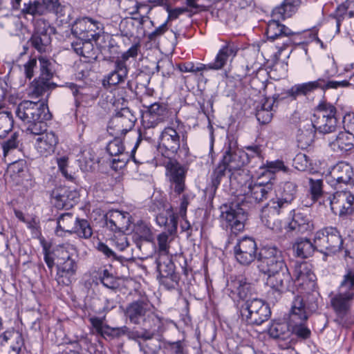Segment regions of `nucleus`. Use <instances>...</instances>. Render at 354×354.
<instances>
[{
	"mask_svg": "<svg viewBox=\"0 0 354 354\" xmlns=\"http://www.w3.org/2000/svg\"><path fill=\"white\" fill-rule=\"evenodd\" d=\"M279 20L274 18L268 22L266 35L269 40L278 41L276 46L278 48L277 53L281 55L282 51L291 44L290 36L293 35V32L288 27L280 24Z\"/></svg>",
	"mask_w": 354,
	"mask_h": 354,
	"instance_id": "9d476101",
	"label": "nucleus"
},
{
	"mask_svg": "<svg viewBox=\"0 0 354 354\" xmlns=\"http://www.w3.org/2000/svg\"><path fill=\"white\" fill-rule=\"evenodd\" d=\"M133 231L141 240L147 243L151 242L153 240V234L150 227L147 223L140 221L135 225Z\"/></svg>",
	"mask_w": 354,
	"mask_h": 354,
	"instance_id": "5fc2aeb1",
	"label": "nucleus"
},
{
	"mask_svg": "<svg viewBox=\"0 0 354 354\" xmlns=\"http://www.w3.org/2000/svg\"><path fill=\"white\" fill-rule=\"evenodd\" d=\"M22 16L26 17L30 15L33 17L44 15V9L41 4V1L38 0L31 1L24 3L23 8L20 10Z\"/></svg>",
	"mask_w": 354,
	"mask_h": 354,
	"instance_id": "c03bdc74",
	"label": "nucleus"
},
{
	"mask_svg": "<svg viewBox=\"0 0 354 354\" xmlns=\"http://www.w3.org/2000/svg\"><path fill=\"white\" fill-rule=\"evenodd\" d=\"M23 346L22 334L17 330H6L0 335V354H19Z\"/></svg>",
	"mask_w": 354,
	"mask_h": 354,
	"instance_id": "412c9836",
	"label": "nucleus"
},
{
	"mask_svg": "<svg viewBox=\"0 0 354 354\" xmlns=\"http://www.w3.org/2000/svg\"><path fill=\"white\" fill-rule=\"evenodd\" d=\"M78 218L72 213L62 214L57 218V227L55 234L62 236L63 232L73 234V231L75 229Z\"/></svg>",
	"mask_w": 354,
	"mask_h": 354,
	"instance_id": "c9c22d12",
	"label": "nucleus"
},
{
	"mask_svg": "<svg viewBox=\"0 0 354 354\" xmlns=\"http://www.w3.org/2000/svg\"><path fill=\"white\" fill-rule=\"evenodd\" d=\"M287 211L272 198L261 209V222L276 233L281 232L283 225L278 216Z\"/></svg>",
	"mask_w": 354,
	"mask_h": 354,
	"instance_id": "ddd939ff",
	"label": "nucleus"
},
{
	"mask_svg": "<svg viewBox=\"0 0 354 354\" xmlns=\"http://www.w3.org/2000/svg\"><path fill=\"white\" fill-rule=\"evenodd\" d=\"M301 0H284L282 3L274 8L272 15L277 19H285L290 17L297 10Z\"/></svg>",
	"mask_w": 354,
	"mask_h": 354,
	"instance_id": "72a5a7b5",
	"label": "nucleus"
},
{
	"mask_svg": "<svg viewBox=\"0 0 354 354\" xmlns=\"http://www.w3.org/2000/svg\"><path fill=\"white\" fill-rule=\"evenodd\" d=\"M178 68L183 73H196L208 71L207 64H199L197 66L193 62H187L178 64Z\"/></svg>",
	"mask_w": 354,
	"mask_h": 354,
	"instance_id": "e2e57ef3",
	"label": "nucleus"
},
{
	"mask_svg": "<svg viewBox=\"0 0 354 354\" xmlns=\"http://www.w3.org/2000/svg\"><path fill=\"white\" fill-rule=\"evenodd\" d=\"M227 290L230 292L232 298L238 297L244 299L251 290V284L243 276H239L231 279L227 285Z\"/></svg>",
	"mask_w": 354,
	"mask_h": 354,
	"instance_id": "a878e982",
	"label": "nucleus"
},
{
	"mask_svg": "<svg viewBox=\"0 0 354 354\" xmlns=\"http://www.w3.org/2000/svg\"><path fill=\"white\" fill-rule=\"evenodd\" d=\"M267 171L266 173H263L261 177H264L268 176V180L272 181L274 180V173L283 171L285 173L288 172L289 169L286 167L283 162L281 160H276L272 162H268L266 164Z\"/></svg>",
	"mask_w": 354,
	"mask_h": 354,
	"instance_id": "8fccbe9b",
	"label": "nucleus"
},
{
	"mask_svg": "<svg viewBox=\"0 0 354 354\" xmlns=\"http://www.w3.org/2000/svg\"><path fill=\"white\" fill-rule=\"evenodd\" d=\"M279 101V95L275 94L272 98H265L260 106H257L256 117L261 124L269 123L272 118V110L275 102Z\"/></svg>",
	"mask_w": 354,
	"mask_h": 354,
	"instance_id": "2f4dec72",
	"label": "nucleus"
},
{
	"mask_svg": "<svg viewBox=\"0 0 354 354\" xmlns=\"http://www.w3.org/2000/svg\"><path fill=\"white\" fill-rule=\"evenodd\" d=\"M127 79V76L115 71H111L106 77H104L102 84L104 86H116L120 83H122Z\"/></svg>",
	"mask_w": 354,
	"mask_h": 354,
	"instance_id": "69168bd1",
	"label": "nucleus"
},
{
	"mask_svg": "<svg viewBox=\"0 0 354 354\" xmlns=\"http://www.w3.org/2000/svg\"><path fill=\"white\" fill-rule=\"evenodd\" d=\"M103 25L98 21L89 17L76 19L72 26V33L77 37L93 39L97 41Z\"/></svg>",
	"mask_w": 354,
	"mask_h": 354,
	"instance_id": "4468645a",
	"label": "nucleus"
},
{
	"mask_svg": "<svg viewBox=\"0 0 354 354\" xmlns=\"http://www.w3.org/2000/svg\"><path fill=\"white\" fill-rule=\"evenodd\" d=\"M243 152L237 148L236 142L230 141L221 163L226 165L228 171L230 172L243 166Z\"/></svg>",
	"mask_w": 354,
	"mask_h": 354,
	"instance_id": "b1692460",
	"label": "nucleus"
},
{
	"mask_svg": "<svg viewBox=\"0 0 354 354\" xmlns=\"http://www.w3.org/2000/svg\"><path fill=\"white\" fill-rule=\"evenodd\" d=\"M55 33V27L52 26L47 20L41 18L36 21L33 34L40 36L47 35L51 37V35Z\"/></svg>",
	"mask_w": 354,
	"mask_h": 354,
	"instance_id": "603ef678",
	"label": "nucleus"
},
{
	"mask_svg": "<svg viewBox=\"0 0 354 354\" xmlns=\"http://www.w3.org/2000/svg\"><path fill=\"white\" fill-rule=\"evenodd\" d=\"M105 317L102 318L93 317L89 318V322L96 330L97 333L103 337H112V333L114 328L110 327L109 326L104 324Z\"/></svg>",
	"mask_w": 354,
	"mask_h": 354,
	"instance_id": "de8ad7c7",
	"label": "nucleus"
},
{
	"mask_svg": "<svg viewBox=\"0 0 354 354\" xmlns=\"http://www.w3.org/2000/svg\"><path fill=\"white\" fill-rule=\"evenodd\" d=\"M353 299L352 293L346 294L338 290V293L331 298L330 304L335 313L343 316L349 310Z\"/></svg>",
	"mask_w": 354,
	"mask_h": 354,
	"instance_id": "473e14b6",
	"label": "nucleus"
},
{
	"mask_svg": "<svg viewBox=\"0 0 354 354\" xmlns=\"http://www.w3.org/2000/svg\"><path fill=\"white\" fill-rule=\"evenodd\" d=\"M15 113L17 117L25 123L50 118L47 104L41 101H23L17 106Z\"/></svg>",
	"mask_w": 354,
	"mask_h": 354,
	"instance_id": "39448f33",
	"label": "nucleus"
},
{
	"mask_svg": "<svg viewBox=\"0 0 354 354\" xmlns=\"http://www.w3.org/2000/svg\"><path fill=\"white\" fill-rule=\"evenodd\" d=\"M50 88L49 80L39 78L35 80L30 86V93L37 97L43 95Z\"/></svg>",
	"mask_w": 354,
	"mask_h": 354,
	"instance_id": "09e8293b",
	"label": "nucleus"
},
{
	"mask_svg": "<svg viewBox=\"0 0 354 354\" xmlns=\"http://www.w3.org/2000/svg\"><path fill=\"white\" fill-rule=\"evenodd\" d=\"M168 111L165 105L156 102L148 106L142 115V124L145 128H153L167 117Z\"/></svg>",
	"mask_w": 354,
	"mask_h": 354,
	"instance_id": "5701e85b",
	"label": "nucleus"
},
{
	"mask_svg": "<svg viewBox=\"0 0 354 354\" xmlns=\"http://www.w3.org/2000/svg\"><path fill=\"white\" fill-rule=\"evenodd\" d=\"M57 17L61 18L62 23L68 24L71 20L72 10L70 6L61 5L60 3L53 11Z\"/></svg>",
	"mask_w": 354,
	"mask_h": 354,
	"instance_id": "0e129e2a",
	"label": "nucleus"
},
{
	"mask_svg": "<svg viewBox=\"0 0 354 354\" xmlns=\"http://www.w3.org/2000/svg\"><path fill=\"white\" fill-rule=\"evenodd\" d=\"M319 82L317 80L315 81L308 82L306 83L299 84L292 86L290 89H288L286 92V97H290L292 100H296L297 97L299 95H306L307 94L313 92V91L319 88L320 84H319ZM285 98L280 97L279 100Z\"/></svg>",
	"mask_w": 354,
	"mask_h": 354,
	"instance_id": "e433bc0d",
	"label": "nucleus"
},
{
	"mask_svg": "<svg viewBox=\"0 0 354 354\" xmlns=\"http://www.w3.org/2000/svg\"><path fill=\"white\" fill-rule=\"evenodd\" d=\"M156 223L160 226H165L169 234L175 233L178 226V216L168 209L165 213H160L156 216Z\"/></svg>",
	"mask_w": 354,
	"mask_h": 354,
	"instance_id": "ea45409f",
	"label": "nucleus"
},
{
	"mask_svg": "<svg viewBox=\"0 0 354 354\" xmlns=\"http://www.w3.org/2000/svg\"><path fill=\"white\" fill-rule=\"evenodd\" d=\"M259 270L268 275V283L281 292L288 288L291 276L285 263L283 252L274 245H265L257 256Z\"/></svg>",
	"mask_w": 354,
	"mask_h": 354,
	"instance_id": "f03ea898",
	"label": "nucleus"
},
{
	"mask_svg": "<svg viewBox=\"0 0 354 354\" xmlns=\"http://www.w3.org/2000/svg\"><path fill=\"white\" fill-rule=\"evenodd\" d=\"M46 120H39L35 122L27 123L28 124L26 131L30 134H33L39 137L40 135L46 131Z\"/></svg>",
	"mask_w": 354,
	"mask_h": 354,
	"instance_id": "338daca9",
	"label": "nucleus"
},
{
	"mask_svg": "<svg viewBox=\"0 0 354 354\" xmlns=\"http://www.w3.org/2000/svg\"><path fill=\"white\" fill-rule=\"evenodd\" d=\"M337 73L336 67L333 64L330 69H328L326 71L324 77H320L317 79L319 82V88L322 90H327L329 88H337L338 87H347L351 84L348 80L343 81H330L329 79L334 76Z\"/></svg>",
	"mask_w": 354,
	"mask_h": 354,
	"instance_id": "58836bf2",
	"label": "nucleus"
},
{
	"mask_svg": "<svg viewBox=\"0 0 354 354\" xmlns=\"http://www.w3.org/2000/svg\"><path fill=\"white\" fill-rule=\"evenodd\" d=\"M329 145L334 151H348L354 147V136L346 131H340Z\"/></svg>",
	"mask_w": 354,
	"mask_h": 354,
	"instance_id": "7c9ffc66",
	"label": "nucleus"
},
{
	"mask_svg": "<svg viewBox=\"0 0 354 354\" xmlns=\"http://www.w3.org/2000/svg\"><path fill=\"white\" fill-rule=\"evenodd\" d=\"M297 186L295 183L288 181L286 182L281 189L279 195H277L275 198H272L276 203H279L281 207L286 210L291 209L290 204L294 201L297 194Z\"/></svg>",
	"mask_w": 354,
	"mask_h": 354,
	"instance_id": "c756f323",
	"label": "nucleus"
},
{
	"mask_svg": "<svg viewBox=\"0 0 354 354\" xmlns=\"http://www.w3.org/2000/svg\"><path fill=\"white\" fill-rule=\"evenodd\" d=\"M316 129L310 120H306L301 124L297 135L298 145L301 149L310 146L315 138Z\"/></svg>",
	"mask_w": 354,
	"mask_h": 354,
	"instance_id": "cd10ccee",
	"label": "nucleus"
},
{
	"mask_svg": "<svg viewBox=\"0 0 354 354\" xmlns=\"http://www.w3.org/2000/svg\"><path fill=\"white\" fill-rule=\"evenodd\" d=\"M163 326L162 318L156 314L152 309H151L150 312L147 315V318L145 322V324L142 325L143 327L147 328L149 330H152L153 332H159V330L162 328Z\"/></svg>",
	"mask_w": 354,
	"mask_h": 354,
	"instance_id": "3c124183",
	"label": "nucleus"
},
{
	"mask_svg": "<svg viewBox=\"0 0 354 354\" xmlns=\"http://www.w3.org/2000/svg\"><path fill=\"white\" fill-rule=\"evenodd\" d=\"M328 183L335 189L354 185V171L348 162L341 161L329 169L327 175Z\"/></svg>",
	"mask_w": 354,
	"mask_h": 354,
	"instance_id": "423d86ee",
	"label": "nucleus"
},
{
	"mask_svg": "<svg viewBox=\"0 0 354 354\" xmlns=\"http://www.w3.org/2000/svg\"><path fill=\"white\" fill-rule=\"evenodd\" d=\"M19 133L15 132L11 135V136L8 139L2 142L1 146L3 148L4 157L7 156V155L12 150L16 149L19 147V145L20 143V140L19 139Z\"/></svg>",
	"mask_w": 354,
	"mask_h": 354,
	"instance_id": "4d7b16f0",
	"label": "nucleus"
},
{
	"mask_svg": "<svg viewBox=\"0 0 354 354\" xmlns=\"http://www.w3.org/2000/svg\"><path fill=\"white\" fill-rule=\"evenodd\" d=\"M236 53L237 50L234 46L230 44L224 46L218 51L214 62L207 64L208 70L221 69L227 62H232L236 55Z\"/></svg>",
	"mask_w": 354,
	"mask_h": 354,
	"instance_id": "c85d7f7f",
	"label": "nucleus"
},
{
	"mask_svg": "<svg viewBox=\"0 0 354 354\" xmlns=\"http://www.w3.org/2000/svg\"><path fill=\"white\" fill-rule=\"evenodd\" d=\"M293 276L295 281L298 282L299 285L304 283H313L315 274L311 271L309 264L306 262L296 263L294 267Z\"/></svg>",
	"mask_w": 354,
	"mask_h": 354,
	"instance_id": "f704fd0d",
	"label": "nucleus"
},
{
	"mask_svg": "<svg viewBox=\"0 0 354 354\" xmlns=\"http://www.w3.org/2000/svg\"><path fill=\"white\" fill-rule=\"evenodd\" d=\"M293 165L299 171H305L309 168L310 162L306 154L299 153L293 159Z\"/></svg>",
	"mask_w": 354,
	"mask_h": 354,
	"instance_id": "774afa93",
	"label": "nucleus"
},
{
	"mask_svg": "<svg viewBox=\"0 0 354 354\" xmlns=\"http://www.w3.org/2000/svg\"><path fill=\"white\" fill-rule=\"evenodd\" d=\"M227 171H228L227 166L222 165L221 162L214 170L211 177L214 191H216L221 184L222 178L226 175Z\"/></svg>",
	"mask_w": 354,
	"mask_h": 354,
	"instance_id": "052dcab7",
	"label": "nucleus"
},
{
	"mask_svg": "<svg viewBox=\"0 0 354 354\" xmlns=\"http://www.w3.org/2000/svg\"><path fill=\"white\" fill-rule=\"evenodd\" d=\"M339 291L354 297V267L347 268L339 287Z\"/></svg>",
	"mask_w": 354,
	"mask_h": 354,
	"instance_id": "a18cd8bd",
	"label": "nucleus"
},
{
	"mask_svg": "<svg viewBox=\"0 0 354 354\" xmlns=\"http://www.w3.org/2000/svg\"><path fill=\"white\" fill-rule=\"evenodd\" d=\"M157 269L162 279H171L176 282L175 266L168 256H160L157 259Z\"/></svg>",
	"mask_w": 354,
	"mask_h": 354,
	"instance_id": "4c0bfd02",
	"label": "nucleus"
},
{
	"mask_svg": "<svg viewBox=\"0 0 354 354\" xmlns=\"http://www.w3.org/2000/svg\"><path fill=\"white\" fill-rule=\"evenodd\" d=\"M60 254L57 265L55 279L60 285L68 286L75 280L77 265L75 260L68 254V251L62 250Z\"/></svg>",
	"mask_w": 354,
	"mask_h": 354,
	"instance_id": "9b49d317",
	"label": "nucleus"
},
{
	"mask_svg": "<svg viewBox=\"0 0 354 354\" xmlns=\"http://www.w3.org/2000/svg\"><path fill=\"white\" fill-rule=\"evenodd\" d=\"M58 137L53 131H45L36 138V149L41 156H48L54 152Z\"/></svg>",
	"mask_w": 354,
	"mask_h": 354,
	"instance_id": "393cba45",
	"label": "nucleus"
},
{
	"mask_svg": "<svg viewBox=\"0 0 354 354\" xmlns=\"http://www.w3.org/2000/svg\"><path fill=\"white\" fill-rule=\"evenodd\" d=\"M318 309V295L310 293L295 297L289 313L288 322H274L268 328L270 336L274 339L288 340L292 333L306 339L310 330L306 326L308 318Z\"/></svg>",
	"mask_w": 354,
	"mask_h": 354,
	"instance_id": "f257e3e1",
	"label": "nucleus"
},
{
	"mask_svg": "<svg viewBox=\"0 0 354 354\" xmlns=\"http://www.w3.org/2000/svg\"><path fill=\"white\" fill-rule=\"evenodd\" d=\"M39 62L40 74L39 78L49 80L53 76V67L51 62L45 57L40 56L38 58Z\"/></svg>",
	"mask_w": 354,
	"mask_h": 354,
	"instance_id": "6e6d98bb",
	"label": "nucleus"
},
{
	"mask_svg": "<svg viewBox=\"0 0 354 354\" xmlns=\"http://www.w3.org/2000/svg\"><path fill=\"white\" fill-rule=\"evenodd\" d=\"M75 229L73 234H76L80 238L88 239L93 234V230L90 223L86 219L78 218Z\"/></svg>",
	"mask_w": 354,
	"mask_h": 354,
	"instance_id": "864d4df0",
	"label": "nucleus"
},
{
	"mask_svg": "<svg viewBox=\"0 0 354 354\" xmlns=\"http://www.w3.org/2000/svg\"><path fill=\"white\" fill-rule=\"evenodd\" d=\"M315 243L317 250L324 254H331L340 250L343 240L336 228L326 227L317 232Z\"/></svg>",
	"mask_w": 354,
	"mask_h": 354,
	"instance_id": "0eeeda50",
	"label": "nucleus"
},
{
	"mask_svg": "<svg viewBox=\"0 0 354 354\" xmlns=\"http://www.w3.org/2000/svg\"><path fill=\"white\" fill-rule=\"evenodd\" d=\"M26 167V161L21 159L9 164L7 171L12 178L21 177L25 171Z\"/></svg>",
	"mask_w": 354,
	"mask_h": 354,
	"instance_id": "bf43d9fd",
	"label": "nucleus"
},
{
	"mask_svg": "<svg viewBox=\"0 0 354 354\" xmlns=\"http://www.w3.org/2000/svg\"><path fill=\"white\" fill-rule=\"evenodd\" d=\"M136 120V116L129 108L122 107L112 116L108 128L116 136L125 135L133 129Z\"/></svg>",
	"mask_w": 354,
	"mask_h": 354,
	"instance_id": "6e6552de",
	"label": "nucleus"
},
{
	"mask_svg": "<svg viewBox=\"0 0 354 354\" xmlns=\"http://www.w3.org/2000/svg\"><path fill=\"white\" fill-rule=\"evenodd\" d=\"M257 244L254 239L245 237L238 241L234 247L236 260L241 265L248 266L257 258Z\"/></svg>",
	"mask_w": 354,
	"mask_h": 354,
	"instance_id": "f3484780",
	"label": "nucleus"
},
{
	"mask_svg": "<svg viewBox=\"0 0 354 354\" xmlns=\"http://www.w3.org/2000/svg\"><path fill=\"white\" fill-rule=\"evenodd\" d=\"M291 216V220L286 222L283 228L295 234H304L314 229L311 216L305 210L295 212L294 209L288 210Z\"/></svg>",
	"mask_w": 354,
	"mask_h": 354,
	"instance_id": "f8f14e48",
	"label": "nucleus"
},
{
	"mask_svg": "<svg viewBox=\"0 0 354 354\" xmlns=\"http://www.w3.org/2000/svg\"><path fill=\"white\" fill-rule=\"evenodd\" d=\"M91 40L93 39L78 37L76 41L71 43L73 50L77 55L88 59L86 61L88 62L95 60L97 57V50L94 48Z\"/></svg>",
	"mask_w": 354,
	"mask_h": 354,
	"instance_id": "bb28decb",
	"label": "nucleus"
},
{
	"mask_svg": "<svg viewBox=\"0 0 354 354\" xmlns=\"http://www.w3.org/2000/svg\"><path fill=\"white\" fill-rule=\"evenodd\" d=\"M159 145L162 155L167 158H171L176 154L180 149L179 133L174 127H165L160 134Z\"/></svg>",
	"mask_w": 354,
	"mask_h": 354,
	"instance_id": "a211bd4d",
	"label": "nucleus"
},
{
	"mask_svg": "<svg viewBox=\"0 0 354 354\" xmlns=\"http://www.w3.org/2000/svg\"><path fill=\"white\" fill-rule=\"evenodd\" d=\"M240 313L242 320L248 324L257 326L267 321L271 315L268 305L257 298L246 300L241 306Z\"/></svg>",
	"mask_w": 354,
	"mask_h": 354,
	"instance_id": "7ed1b4c3",
	"label": "nucleus"
},
{
	"mask_svg": "<svg viewBox=\"0 0 354 354\" xmlns=\"http://www.w3.org/2000/svg\"><path fill=\"white\" fill-rule=\"evenodd\" d=\"M293 250L297 257L306 259L311 256L317 250L315 241L311 242L308 239H298L293 245Z\"/></svg>",
	"mask_w": 354,
	"mask_h": 354,
	"instance_id": "a19ab883",
	"label": "nucleus"
},
{
	"mask_svg": "<svg viewBox=\"0 0 354 354\" xmlns=\"http://www.w3.org/2000/svg\"><path fill=\"white\" fill-rule=\"evenodd\" d=\"M336 108L328 103H320L310 120L316 130L322 133H330L336 130L337 119Z\"/></svg>",
	"mask_w": 354,
	"mask_h": 354,
	"instance_id": "20e7f679",
	"label": "nucleus"
},
{
	"mask_svg": "<svg viewBox=\"0 0 354 354\" xmlns=\"http://www.w3.org/2000/svg\"><path fill=\"white\" fill-rule=\"evenodd\" d=\"M55 200V205L58 208H64L68 205V190L65 187H59L54 189L51 194Z\"/></svg>",
	"mask_w": 354,
	"mask_h": 354,
	"instance_id": "49530a36",
	"label": "nucleus"
},
{
	"mask_svg": "<svg viewBox=\"0 0 354 354\" xmlns=\"http://www.w3.org/2000/svg\"><path fill=\"white\" fill-rule=\"evenodd\" d=\"M29 43L39 53H46L50 50L51 37L47 35L40 36L32 34L29 39Z\"/></svg>",
	"mask_w": 354,
	"mask_h": 354,
	"instance_id": "37998d69",
	"label": "nucleus"
},
{
	"mask_svg": "<svg viewBox=\"0 0 354 354\" xmlns=\"http://www.w3.org/2000/svg\"><path fill=\"white\" fill-rule=\"evenodd\" d=\"M165 165L166 176L170 183L171 194L179 196L186 189V170L183 166L171 158H168Z\"/></svg>",
	"mask_w": 354,
	"mask_h": 354,
	"instance_id": "1a4fd4ad",
	"label": "nucleus"
},
{
	"mask_svg": "<svg viewBox=\"0 0 354 354\" xmlns=\"http://www.w3.org/2000/svg\"><path fill=\"white\" fill-rule=\"evenodd\" d=\"M221 216L235 232L243 230L247 218L246 212L239 203H232L230 207L225 206Z\"/></svg>",
	"mask_w": 354,
	"mask_h": 354,
	"instance_id": "6ab92c4d",
	"label": "nucleus"
},
{
	"mask_svg": "<svg viewBox=\"0 0 354 354\" xmlns=\"http://www.w3.org/2000/svg\"><path fill=\"white\" fill-rule=\"evenodd\" d=\"M336 189L330 204L331 209L339 215H347L354 212V195L346 190Z\"/></svg>",
	"mask_w": 354,
	"mask_h": 354,
	"instance_id": "aec40b11",
	"label": "nucleus"
},
{
	"mask_svg": "<svg viewBox=\"0 0 354 354\" xmlns=\"http://www.w3.org/2000/svg\"><path fill=\"white\" fill-rule=\"evenodd\" d=\"M104 217L106 227L113 232H124L130 228L131 216L128 212L111 210L105 214Z\"/></svg>",
	"mask_w": 354,
	"mask_h": 354,
	"instance_id": "4be33fe9",
	"label": "nucleus"
},
{
	"mask_svg": "<svg viewBox=\"0 0 354 354\" xmlns=\"http://www.w3.org/2000/svg\"><path fill=\"white\" fill-rule=\"evenodd\" d=\"M12 113L5 106H0V138H4L13 127Z\"/></svg>",
	"mask_w": 354,
	"mask_h": 354,
	"instance_id": "79ce46f5",
	"label": "nucleus"
},
{
	"mask_svg": "<svg viewBox=\"0 0 354 354\" xmlns=\"http://www.w3.org/2000/svg\"><path fill=\"white\" fill-rule=\"evenodd\" d=\"M309 191L313 201L318 200L323 194V180L308 178Z\"/></svg>",
	"mask_w": 354,
	"mask_h": 354,
	"instance_id": "13d9d810",
	"label": "nucleus"
},
{
	"mask_svg": "<svg viewBox=\"0 0 354 354\" xmlns=\"http://www.w3.org/2000/svg\"><path fill=\"white\" fill-rule=\"evenodd\" d=\"M273 182L270 180L264 181L259 177L256 182L250 183L245 193V199L251 204H258L268 199L273 191Z\"/></svg>",
	"mask_w": 354,
	"mask_h": 354,
	"instance_id": "2eb2a0df",
	"label": "nucleus"
},
{
	"mask_svg": "<svg viewBox=\"0 0 354 354\" xmlns=\"http://www.w3.org/2000/svg\"><path fill=\"white\" fill-rule=\"evenodd\" d=\"M106 151L110 156H118L123 154L124 147L120 139L115 138L109 142L106 147Z\"/></svg>",
	"mask_w": 354,
	"mask_h": 354,
	"instance_id": "680f3d73",
	"label": "nucleus"
},
{
	"mask_svg": "<svg viewBox=\"0 0 354 354\" xmlns=\"http://www.w3.org/2000/svg\"><path fill=\"white\" fill-rule=\"evenodd\" d=\"M151 309V304L147 299H140L129 304L124 310V315L130 323L143 325Z\"/></svg>",
	"mask_w": 354,
	"mask_h": 354,
	"instance_id": "dca6fc26",
	"label": "nucleus"
}]
</instances>
